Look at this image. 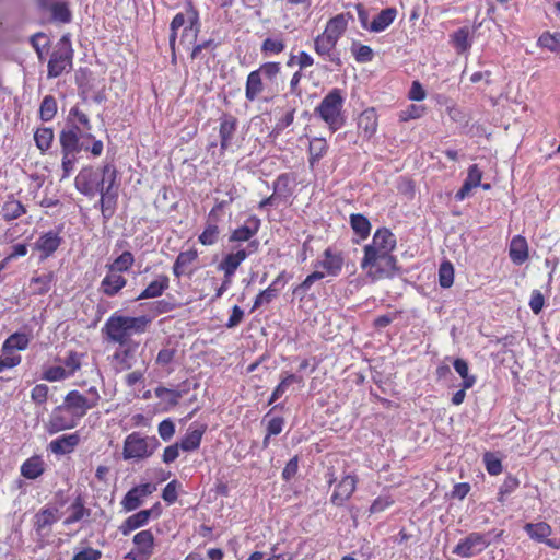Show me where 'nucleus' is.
Instances as JSON below:
<instances>
[{
	"instance_id": "obj_1",
	"label": "nucleus",
	"mask_w": 560,
	"mask_h": 560,
	"mask_svg": "<svg viewBox=\"0 0 560 560\" xmlns=\"http://www.w3.org/2000/svg\"><path fill=\"white\" fill-rule=\"evenodd\" d=\"M91 130L92 122L89 116L78 106L71 107L58 136L61 153V180L71 175L82 151L90 152L93 158L103 153V141L97 140Z\"/></svg>"
},
{
	"instance_id": "obj_2",
	"label": "nucleus",
	"mask_w": 560,
	"mask_h": 560,
	"mask_svg": "<svg viewBox=\"0 0 560 560\" xmlns=\"http://www.w3.org/2000/svg\"><path fill=\"white\" fill-rule=\"evenodd\" d=\"M152 318L149 315L125 316L115 312L102 327V334L108 342L120 346L113 354V360L120 364L122 370H129L136 362V353L140 340L135 336L144 334L150 327Z\"/></svg>"
},
{
	"instance_id": "obj_3",
	"label": "nucleus",
	"mask_w": 560,
	"mask_h": 560,
	"mask_svg": "<svg viewBox=\"0 0 560 560\" xmlns=\"http://www.w3.org/2000/svg\"><path fill=\"white\" fill-rule=\"evenodd\" d=\"M184 26V30L180 35V44L182 45H191L197 40L198 34L200 32V22H199V13L194 8V5L189 2L186 7L185 13H177L171 24H170V49L172 52V62L176 63V39L178 30Z\"/></svg>"
},
{
	"instance_id": "obj_4",
	"label": "nucleus",
	"mask_w": 560,
	"mask_h": 560,
	"mask_svg": "<svg viewBox=\"0 0 560 560\" xmlns=\"http://www.w3.org/2000/svg\"><path fill=\"white\" fill-rule=\"evenodd\" d=\"M345 97L338 88L330 90L315 108L314 114L323 119L335 132L345 125V117L342 115Z\"/></svg>"
},
{
	"instance_id": "obj_5",
	"label": "nucleus",
	"mask_w": 560,
	"mask_h": 560,
	"mask_svg": "<svg viewBox=\"0 0 560 560\" xmlns=\"http://www.w3.org/2000/svg\"><path fill=\"white\" fill-rule=\"evenodd\" d=\"M160 446L161 443L155 435H142L140 432H132L124 440L122 458L140 462L151 457Z\"/></svg>"
},
{
	"instance_id": "obj_6",
	"label": "nucleus",
	"mask_w": 560,
	"mask_h": 560,
	"mask_svg": "<svg viewBox=\"0 0 560 560\" xmlns=\"http://www.w3.org/2000/svg\"><path fill=\"white\" fill-rule=\"evenodd\" d=\"M73 48L69 34H65L57 43L47 65V77L49 79L61 75L72 68Z\"/></svg>"
},
{
	"instance_id": "obj_7",
	"label": "nucleus",
	"mask_w": 560,
	"mask_h": 560,
	"mask_svg": "<svg viewBox=\"0 0 560 560\" xmlns=\"http://www.w3.org/2000/svg\"><path fill=\"white\" fill-rule=\"evenodd\" d=\"M397 245L395 234L388 228H378L371 244L364 246V256L361 260V268L366 269V265L377 258L378 254L392 253Z\"/></svg>"
},
{
	"instance_id": "obj_8",
	"label": "nucleus",
	"mask_w": 560,
	"mask_h": 560,
	"mask_svg": "<svg viewBox=\"0 0 560 560\" xmlns=\"http://www.w3.org/2000/svg\"><path fill=\"white\" fill-rule=\"evenodd\" d=\"M338 40L324 32L314 38V50L324 60H328L334 67H324L326 71L340 70L343 66L341 54L337 49Z\"/></svg>"
},
{
	"instance_id": "obj_9",
	"label": "nucleus",
	"mask_w": 560,
	"mask_h": 560,
	"mask_svg": "<svg viewBox=\"0 0 560 560\" xmlns=\"http://www.w3.org/2000/svg\"><path fill=\"white\" fill-rule=\"evenodd\" d=\"M259 249V241L254 240L246 245V247L237 248L235 252L228 253L223 256L218 265V270L222 271L224 276L234 277L241 264Z\"/></svg>"
},
{
	"instance_id": "obj_10",
	"label": "nucleus",
	"mask_w": 560,
	"mask_h": 560,
	"mask_svg": "<svg viewBox=\"0 0 560 560\" xmlns=\"http://www.w3.org/2000/svg\"><path fill=\"white\" fill-rule=\"evenodd\" d=\"M101 178V167L94 168L92 165L84 166L75 176V189L83 196L92 198L102 191Z\"/></svg>"
},
{
	"instance_id": "obj_11",
	"label": "nucleus",
	"mask_w": 560,
	"mask_h": 560,
	"mask_svg": "<svg viewBox=\"0 0 560 560\" xmlns=\"http://www.w3.org/2000/svg\"><path fill=\"white\" fill-rule=\"evenodd\" d=\"M489 536L490 533L472 532L454 547L453 553L462 558L474 557L490 545Z\"/></svg>"
},
{
	"instance_id": "obj_12",
	"label": "nucleus",
	"mask_w": 560,
	"mask_h": 560,
	"mask_svg": "<svg viewBox=\"0 0 560 560\" xmlns=\"http://www.w3.org/2000/svg\"><path fill=\"white\" fill-rule=\"evenodd\" d=\"M365 270H368V276L373 280H380L393 278L399 271V268L396 256L384 252L378 254L375 260L369 262Z\"/></svg>"
},
{
	"instance_id": "obj_13",
	"label": "nucleus",
	"mask_w": 560,
	"mask_h": 560,
	"mask_svg": "<svg viewBox=\"0 0 560 560\" xmlns=\"http://www.w3.org/2000/svg\"><path fill=\"white\" fill-rule=\"evenodd\" d=\"M154 535L150 529H144L133 536L135 548L126 556L129 560H150L154 552Z\"/></svg>"
},
{
	"instance_id": "obj_14",
	"label": "nucleus",
	"mask_w": 560,
	"mask_h": 560,
	"mask_svg": "<svg viewBox=\"0 0 560 560\" xmlns=\"http://www.w3.org/2000/svg\"><path fill=\"white\" fill-rule=\"evenodd\" d=\"M90 409H92V406L88 398L77 389L70 390L66 395L63 404L58 406V410L70 412L75 421L82 419Z\"/></svg>"
},
{
	"instance_id": "obj_15",
	"label": "nucleus",
	"mask_w": 560,
	"mask_h": 560,
	"mask_svg": "<svg viewBox=\"0 0 560 560\" xmlns=\"http://www.w3.org/2000/svg\"><path fill=\"white\" fill-rule=\"evenodd\" d=\"M261 220L256 214L248 215L243 225L231 232L229 243H250L255 240L254 236L259 232Z\"/></svg>"
},
{
	"instance_id": "obj_16",
	"label": "nucleus",
	"mask_w": 560,
	"mask_h": 560,
	"mask_svg": "<svg viewBox=\"0 0 560 560\" xmlns=\"http://www.w3.org/2000/svg\"><path fill=\"white\" fill-rule=\"evenodd\" d=\"M62 241L59 232L48 231L37 238L34 244V249L40 253L39 259L45 260L59 248Z\"/></svg>"
},
{
	"instance_id": "obj_17",
	"label": "nucleus",
	"mask_w": 560,
	"mask_h": 560,
	"mask_svg": "<svg viewBox=\"0 0 560 560\" xmlns=\"http://www.w3.org/2000/svg\"><path fill=\"white\" fill-rule=\"evenodd\" d=\"M208 425L206 423L194 422L189 425L186 434L178 443L184 452H192L200 447L201 440L206 433Z\"/></svg>"
},
{
	"instance_id": "obj_18",
	"label": "nucleus",
	"mask_w": 560,
	"mask_h": 560,
	"mask_svg": "<svg viewBox=\"0 0 560 560\" xmlns=\"http://www.w3.org/2000/svg\"><path fill=\"white\" fill-rule=\"evenodd\" d=\"M357 488V477L352 475L345 476L337 485L331 494L330 502L336 506H341L351 498Z\"/></svg>"
},
{
	"instance_id": "obj_19",
	"label": "nucleus",
	"mask_w": 560,
	"mask_h": 560,
	"mask_svg": "<svg viewBox=\"0 0 560 560\" xmlns=\"http://www.w3.org/2000/svg\"><path fill=\"white\" fill-rule=\"evenodd\" d=\"M237 129V118L234 117L231 114H223L220 117V128H219V136H220V148L222 151H225L229 149L231 144V140L234 137V133Z\"/></svg>"
},
{
	"instance_id": "obj_20",
	"label": "nucleus",
	"mask_w": 560,
	"mask_h": 560,
	"mask_svg": "<svg viewBox=\"0 0 560 560\" xmlns=\"http://www.w3.org/2000/svg\"><path fill=\"white\" fill-rule=\"evenodd\" d=\"M127 284V279L121 273L110 271L101 281L98 291L106 296H115Z\"/></svg>"
},
{
	"instance_id": "obj_21",
	"label": "nucleus",
	"mask_w": 560,
	"mask_h": 560,
	"mask_svg": "<svg viewBox=\"0 0 560 560\" xmlns=\"http://www.w3.org/2000/svg\"><path fill=\"white\" fill-rule=\"evenodd\" d=\"M343 266V257L340 253L335 254L330 247L325 249L324 259L314 264L315 268H324L328 276L336 277L340 273Z\"/></svg>"
},
{
	"instance_id": "obj_22",
	"label": "nucleus",
	"mask_w": 560,
	"mask_h": 560,
	"mask_svg": "<svg viewBox=\"0 0 560 560\" xmlns=\"http://www.w3.org/2000/svg\"><path fill=\"white\" fill-rule=\"evenodd\" d=\"M58 520V509L54 506H45L34 516V529L38 535H42L45 529L50 528Z\"/></svg>"
},
{
	"instance_id": "obj_23",
	"label": "nucleus",
	"mask_w": 560,
	"mask_h": 560,
	"mask_svg": "<svg viewBox=\"0 0 560 560\" xmlns=\"http://www.w3.org/2000/svg\"><path fill=\"white\" fill-rule=\"evenodd\" d=\"M79 443L80 435L78 432L63 434L49 443V450L57 455H66L73 452Z\"/></svg>"
},
{
	"instance_id": "obj_24",
	"label": "nucleus",
	"mask_w": 560,
	"mask_h": 560,
	"mask_svg": "<svg viewBox=\"0 0 560 560\" xmlns=\"http://www.w3.org/2000/svg\"><path fill=\"white\" fill-rule=\"evenodd\" d=\"M219 221V215H214V213H208L205 229L202 233L198 236V241L200 244L205 246H211L218 242L220 235V228L218 225Z\"/></svg>"
},
{
	"instance_id": "obj_25",
	"label": "nucleus",
	"mask_w": 560,
	"mask_h": 560,
	"mask_svg": "<svg viewBox=\"0 0 560 560\" xmlns=\"http://www.w3.org/2000/svg\"><path fill=\"white\" fill-rule=\"evenodd\" d=\"M349 20L353 21L350 12L337 14L327 22L324 33L339 40L348 27Z\"/></svg>"
},
{
	"instance_id": "obj_26",
	"label": "nucleus",
	"mask_w": 560,
	"mask_h": 560,
	"mask_svg": "<svg viewBox=\"0 0 560 560\" xmlns=\"http://www.w3.org/2000/svg\"><path fill=\"white\" fill-rule=\"evenodd\" d=\"M377 114L374 108L363 110L358 117V128L363 137L371 139L377 130Z\"/></svg>"
},
{
	"instance_id": "obj_27",
	"label": "nucleus",
	"mask_w": 560,
	"mask_h": 560,
	"mask_svg": "<svg viewBox=\"0 0 560 560\" xmlns=\"http://www.w3.org/2000/svg\"><path fill=\"white\" fill-rule=\"evenodd\" d=\"M509 256L512 262L520 266L528 259V244L524 236L515 235L509 248Z\"/></svg>"
},
{
	"instance_id": "obj_28",
	"label": "nucleus",
	"mask_w": 560,
	"mask_h": 560,
	"mask_svg": "<svg viewBox=\"0 0 560 560\" xmlns=\"http://www.w3.org/2000/svg\"><path fill=\"white\" fill-rule=\"evenodd\" d=\"M170 287V279L166 275H160L151 281L147 288L135 299L136 301L154 299L161 296Z\"/></svg>"
},
{
	"instance_id": "obj_29",
	"label": "nucleus",
	"mask_w": 560,
	"mask_h": 560,
	"mask_svg": "<svg viewBox=\"0 0 560 560\" xmlns=\"http://www.w3.org/2000/svg\"><path fill=\"white\" fill-rule=\"evenodd\" d=\"M62 411L63 410H58V406L52 410L48 422L49 433L52 434L77 427L78 421L72 418V415L70 417H65Z\"/></svg>"
},
{
	"instance_id": "obj_30",
	"label": "nucleus",
	"mask_w": 560,
	"mask_h": 560,
	"mask_svg": "<svg viewBox=\"0 0 560 560\" xmlns=\"http://www.w3.org/2000/svg\"><path fill=\"white\" fill-rule=\"evenodd\" d=\"M84 503L83 495L79 493L69 506L71 513L63 521V525L68 526L91 516V510L85 508Z\"/></svg>"
},
{
	"instance_id": "obj_31",
	"label": "nucleus",
	"mask_w": 560,
	"mask_h": 560,
	"mask_svg": "<svg viewBox=\"0 0 560 560\" xmlns=\"http://www.w3.org/2000/svg\"><path fill=\"white\" fill-rule=\"evenodd\" d=\"M397 9L389 7L383 9L370 23L369 31L373 33H381L385 31L396 19Z\"/></svg>"
},
{
	"instance_id": "obj_32",
	"label": "nucleus",
	"mask_w": 560,
	"mask_h": 560,
	"mask_svg": "<svg viewBox=\"0 0 560 560\" xmlns=\"http://www.w3.org/2000/svg\"><path fill=\"white\" fill-rule=\"evenodd\" d=\"M295 180V177L290 173L280 174L273 182V194L280 200L287 201L293 194L291 183Z\"/></svg>"
},
{
	"instance_id": "obj_33",
	"label": "nucleus",
	"mask_w": 560,
	"mask_h": 560,
	"mask_svg": "<svg viewBox=\"0 0 560 560\" xmlns=\"http://www.w3.org/2000/svg\"><path fill=\"white\" fill-rule=\"evenodd\" d=\"M75 84L79 89V95L80 97L86 102L89 92L93 89V72L86 68L81 67L75 71Z\"/></svg>"
},
{
	"instance_id": "obj_34",
	"label": "nucleus",
	"mask_w": 560,
	"mask_h": 560,
	"mask_svg": "<svg viewBox=\"0 0 560 560\" xmlns=\"http://www.w3.org/2000/svg\"><path fill=\"white\" fill-rule=\"evenodd\" d=\"M262 77L257 70H253L248 73L245 83V97L249 102H254L264 91Z\"/></svg>"
},
{
	"instance_id": "obj_35",
	"label": "nucleus",
	"mask_w": 560,
	"mask_h": 560,
	"mask_svg": "<svg viewBox=\"0 0 560 560\" xmlns=\"http://www.w3.org/2000/svg\"><path fill=\"white\" fill-rule=\"evenodd\" d=\"M148 514L144 510H141L129 517H127L121 525L118 527L119 532L124 536H128L131 532L145 526L149 523Z\"/></svg>"
},
{
	"instance_id": "obj_36",
	"label": "nucleus",
	"mask_w": 560,
	"mask_h": 560,
	"mask_svg": "<svg viewBox=\"0 0 560 560\" xmlns=\"http://www.w3.org/2000/svg\"><path fill=\"white\" fill-rule=\"evenodd\" d=\"M101 173L102 191L106 189H109L110 191L118 190V171L115 164L112 162L104 163L101 167Z\"/></svg>"
},
{
	"instance_id": "obj_37",
	"label": "nucleus",
	"mask_w": 560,
	"mask_h": 560,
	"mask_svg": "<svg viewBox=\"0 0 560 560\" xmlns=\"http://www.w3.org/2000/svg\"><path fill=\"white\" fill-rule=\"evenodd\" d=\"M44 470V460L37 455L27 458L21 466V475L31 480L42 476Z\"/></svg>"
},
{
	"instance_id": "obj_38",
	"label": "nucleus",
	"mask_w": 560,
	"mask_h": 560,
	"mask_svg": "<svg viewBox=\"0 0 560 560\" xmlns=\"http://www.w3.org/2000/svg\"><path fill=\"white\" fill-rule=\"evenodd\" d=\"M450 43L457 54H464L471 48L470 31L467 26H463L451 35Z\"/></svg>"
},
{
	"instance_id": "obj_39",
	"label": "nucleus",
	"mask_w": 560,
	"mask_h": 560,
	"mask_svg": "<svg viewBox=\"0 0 560 560\" xmlns=\"http://www.w3.org/2000/svg\"><path fill=\"white\" fill-rule=\"evenodd\" d=\"M293 383H298V384L303 383V377L299 376V375H295L293 373H288V372L282 373L281 381L275 387L273 392L271 393V396H270V398L268 400V404L271 405L276 400H278L285 393L288 387L290 385H292Z\"/></svg>"
},
{
	"instance_id": "obj_40",
	"label": "nucleus",
	"mask_w": 560,
	"mask_h": 560,
	"mask_svg": "<svg viewBox=\"0 0 560 560\" xmlns=\"http://www.w3.org/2000/svg\"><path fill=\"white\" fill-rule=\"evenodd\" d=\"M349 223L353 232L362 240L369 237L371 233V222L362 213H352L349 218Z\"/></svg>"
},
{
	"instance_id": "obj_41",
	"label": "nucleus",
	"mask_w": 560,
	"mask_h": 560,
	"mask_svg": "<svg viewBox=\"0 0 560 560\" xmlns=\"http://www.w3.org/2000/svg\"><path fill=\"white\" fill-rule=\"evenodd\" d=\"M524 529L533 540L538 542L546 540L552 532L551 526L546 522L527 523L525 524Z\"/></svg>"
},
{
	"instance_id": "obj_42",
	"label": "nucleus",
	"mask_w": 560,
	"mask_h": 560,
	"mask_svg": "<svg viewBox=\"0 0 560 560\" xmlns=\"http://www.w3.org/2000/svg\"><path fill=\"white\" fill-rule=\"evenodd\" d=\"M30 338L24 332H14L10 335L2 345V351L9 354L12 350H25L28 347Z\"/></svg>"
},
{
	"instance_id": "obj_43",
	"label": "nucleus",
	"mask_w": 560,
	"mask_h": 560,
	"mask_svg": "<svg viewBox=\"0 0 560 560\" xmlns=\"http://www.w3.org/2000/svg\"><path fill=\"white\" fill-rule=\"evenodd\" d=\"M284 49L285 43L281 35L265 38L260 46V51L265 57L279 55Z\"/></svg>"
},
{
	"instance_id": "obj_44",
	"label": "nucleus",
	"mask_w": 560,
	"mask_h": 560,
	"mask_svg": "<svg viewBox=\"0 0 560 560\" xmlns=\"http://www.w3.org/2000/svg\"><path fill=\"white\" fill-rule=\"evenodd\" d=\"M26 212L25 207L19 200L13 198L7 200L2 206L1 214L4 221L10 222L20 218L22 214Z\"/></svg>"
},
{
	"instance_id": "obj_45",
	"label": "nucleus",
	"mask_w": 560,
	"mask_h": 560,
	"mask_svg": "<svg viewBox=\"0 0 560 560\" xmlns=\"http://www.w3.org/2000/svg\"><path fill=\"white\" fill-rule=\"evenodd\" d=\"M54 138V130L50 127L37 128L34 133V141L36 143V147L42 152H46L51 148Z\"/></svg>"
},
{
	"instance_id": "obj_46",
	"label": "nucleus",
	"mask_w": 560,
	"mask_h": 560,
	"mask_svg": "<svg viewBox=\"0 0 560 560\" xmlns=\"http://www.w3.org/2000/svg\"><path fill=\"white\" fill-rule=\"evenodd\" d=\"M198 257V253L195 249H189L186 252H180L176 257V260L173 265V273L175 277L179 278L184 275V268L195 261Z\"/></svg>"
},
{
	"instance_id": "obj_47",
	"label": "nucleus",
	"mask_w": 560,
	"mask_h": 560,
	"mask_svg": "<svg viewBox=\"0 0 560 560\" xmlns=\"http://www.w3.org/2000/svg\"><path fill=\"white\" fill-rule=\"evenodd\" d=\"M327 150L328 144L324 138H313L308 147L310 164L317 163L327 153Z\"/></svg>"
},
{
	"instance_id": "obj_48",
	"label": "nucleus",
	"mask_w": 560,
	"mask_h": 560,
	"mask_svg": "<svg viewBox=\"0 0 560 560\" xmlns=\"http://www.w3.org/2000/svg\"><path fill=\"white\" fill-rule=\"evenodd\" d=\"M135 262V258L131 252H124L119 255L112 264L107 265V268L114 272H125L128 271Z\"/></svg>"
},
{
	"instance_id": "obj_49",
	"label": "nucleus",
	"mask_w": 560,
	"mask_h": 560,
	"mask_svg": "<svg viewBox=\"0 0 560 560\" xmlns=\"http://www.w3.org/2000/svg\"><path fill=\"white\" fill-rule=\"evenodd\" d=\"M454 283V266L450 260H443L439 267V284L448 289Z\"/></svg>"
},
{
	"instance_id": "obj_50",
	"label": "nucleus",
	"mask_w": 560,
	"mask_h": 560,
	"mask_svg": "<svg viewBox=\"0 0 560 560\" xmlns=\"http://www.w3.org/2000/svg\"><path fill=\"white\" fill-rule=\"evenodd\" d=\"M278 408H283V404L275 405L264 417V420H267L268 418H270L267 423V432L269 433V435H278L283 430V425L285 422L284 418L283 417H270L272 411Z\"/></svg>"
},
{
	"instance_id": "obj_51",
	"label": "nucleus",
	"mask_w": 560,
	"mask_h": 560,
	"mask_svg": "<svg viewBox=\"0 0 560 560\" xmlns=\"http://www.w3.org/2000/svg\"><path fill=\"white\" fill-rule=\"evenodd\" d=\"M49 10L54 21L59 23H70L72 20V13L66 2H55L50 4Z\"/></svg>"
},
{
	"instance_id": "obj_52",
	"label": "nucleus",
	"mask_w": 560,
	"mask_h": 560,
	"mask_svg": "<svg viewBox=\"0 0 560 560\" xmlns=\"http://www.w3.org/2000/svg\"><path fill=\"white\" fill-rule=\"evenodd\" d=\"M57 114V101L52 95H46L39 106V117L43 121H50Z\"/></svg>"
},
{
	"instance_id": "obj_53",
	"label": "nucleus",
	"mask_w": 560,
	"mask_h": 560,
	"mask_svg": "<svg viewBox=\"0 0 560 560\" xmlns=\"http://www.w3.org/2000/svg\"><path fill=\"white\" fill-rule=\"evenodd\" d=\"M52 280V272H47L42 276L33 277L31 279V284L34 285L33 293L37 295L46 294L51 288Z\"/></svg>"
},
{
	"instance_id": "obj_54",
	"label": "nucleus",
	"mask_w": 560,
	"mask_h": 560,
	"mask_svg": "<svg viewBox=\"0 0 560 560\" xmlns=\"http://www.w3.org/2000/svg\"><path fill=\"white\" fill-rule=\"evenodd\" d=\"M520 487V480L515 476L509 474L499 488L497 500L500 503L505 502V498L513 493Z\"/></svg>"
},
{
	"instance_id": "obj_55",
	"label": "nucleus",
	"mask_w": 560,
	"mask_h": 560,
	"mask_svg": "<svg viewBox=\"0 0 560 560\" xmlns=\"http://www.w3.org/2000/svg\"><path fill=\"white\" fill-rule=\"evenodd\" d=\"M256 70L269 83H273L281 72V63L277 61H267L261 63Z\"/></svg>"
},
{
	"instance_id": "obj_56",
	"label": "nucleus",
	"mask_w": 560,
	"mask_h": 560,
	"mask_svg": "<svg viewBox=\"0 0 560 560\" xmlns=\"http://www.w3.org/2000/svg\"><path fill=\"white\" fill-rule=\"evenodd\" d=\"M295 110H296L295 106H290L288 112L285 113V115L277 120L273 129L269 133V137H271V138L279 137L285 128H288L290 125H292L294 121Z\"/></svg>"
},
{
	"instance_id": "obj_57",
	"label": "nucleus",
	"mask_w": 560,
	"mask_h": 560,
	"mask_svg": "<svg viewBox=\"0 0 560 560\" xmlns=\"http://www.w3.org/2000/svg\"><path fill=\"white\" fill-rule=\"evenodd\" d=\"M538 45L542 48L556 52L560 50V32L553 34L549 32L542 33L538 38Z\"/></svg>"
},
{
	"instance_id": "obj_58",
	"label": "nucleus",
	"mask_w": 560,
	"mask_h": 560,
	"mask_svg": "<svg viewBox=\"0 0 560 560\" xmlns=\"http://www.w3.org/2000/svg\"><path fill=\"white\" fill-rule=\"evenodd\" d=\"M482 459L489 475L498 476L502 472V462L494 453L486 452Z\"/></svg>"
},
{
	"instance_id": "obj_59",
	"label": "nucleus",
	"mask_w": 560,
	"mask_h": 560,
	"mask_svg": "<svg viewBox=\"0 0 560 560\" xmlns=\"http://www.w3.org/2000/svg\"><path fill=\"white\" fill-rule=\"evenodd\" d=\"M351 52L354 56V59L359 63H365L373 59V49L368 45H362L359 43H353L351 46Z\"/></svg>"
},
{
	"instance_id": "obj_60",
	"label": "nucleus",
	"mask_w": 560,
	"mask_h": 560,
	"mask_svg": "<svg viewBox=\"0 0 560 560\" xmlns=\"http://www.w3.org/2000/svg\"><path fill=\"white\" fill-rule=\"evenodd\" d=\"M143 503V499L137 493L135 488L132 487L122 498L121 505L126 512H131L137 510Z\"/></svg>"
},
{
	"instance_id": "obj_61",
	"label": "nucleus",
	"mask_w": 560,
	"mask_h": 560,
	"mask_svg": "<svg viewBox=\"0 0 560 560\" xmlns=\"http://www.w3.org/2000/svg\"><path fill=\"white\" fill-rule=\"evenodd\" d=\"M158 432L164 442L171 441L175 434L174 421L170 418L162 420L158 425Z\"/></svg>"
},
{
	"instance_id": "obj_62",
	"label": "nucleus",
	"mask_w": 560,
	"mask_h": 560,
	"mask_svg": "<svg viewBox=\"0 0 560 560\" xmlns=\"http://www.w3.org/2000/svg\"><path fill=\"white\" fill-rule=\"evenodd\" d=\"M180 486L178 480L174 479L170 481L162 491V499L168 504H173L177 501V489Z\"/></svg>"
},
{
	"instance_id": "obj_63",
	"label": "nucleus",
	"mask_w": 560,
	"mask_h": 560,
	"mask_svg": "<svg viewBox=\"0 0 560 560\" xmlns=\"http://www.w3.org/2000/svg\"><path fill=\"white\" fill-rule=\"evenodd\" d=\"M49 387L46 384H37L31 390V399L36 405H43L48 399Z\"/></svg>"
},
{
	"instance_id": "obj_64",
	"label": "nucleus",
	"mask_w": 560,
	"mask_h": 560,
	"mask_svg": "<svg viewBox=\"0 0 560 560\" xmlns=\"http://www.w3.org/2000/svg\"><path fill=\"white\" fill-rule=\"evenodd\" d=\"M102 558V551L92 547H86L75 552L71 560H100Z\"/></svg>"
}]
</instances>
